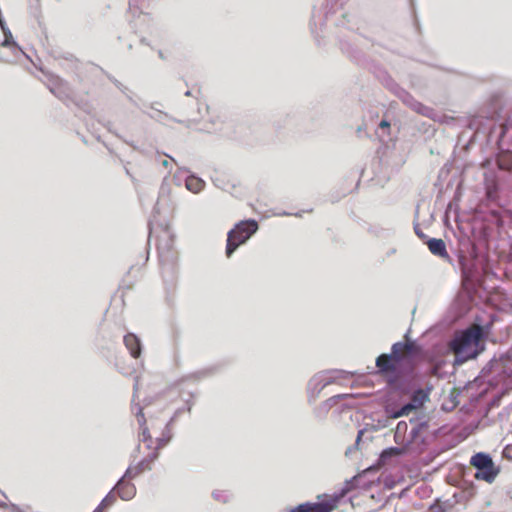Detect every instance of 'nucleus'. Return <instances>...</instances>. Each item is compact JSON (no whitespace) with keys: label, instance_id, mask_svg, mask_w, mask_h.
I'll list each match as a JSON object with an SVG mask.
<instances>
[{"label":"nucleus","instance_id":"5","mask_svg":"<svg viewBox=\"0 0 512 512\" xmlns=\"http://www.w3.org/2000/svg\"><path fill=\"white\" fill-rule=\"evenodd\" d=\"M471 465L477 469L475 478L492 483L496 478L499 470L495 467L492 458L484 453H477L472 456Z\"/></svg>","mask_w":512,"mask_h":512},{"label":"nucleus","instance_id":"16","mask_svg":"<svg viewBox=\"0 0 512 512\" xmlns=\"http://www.w3.org/2000/svg\"><path fill=\"white\" fill-rule=\"evenodd\" d=\"M179 397H180V392L178 390H174V389L168 391L165 396L167 401H174Z\"/></svg>","mask_w":512,"mask_h":512},{"label":"nucleus","instance_id":"13","mask_svg":"<svg viewBox=\"0 0 512 512\" xmlns=\"http://www.w3.org/2000/svg\"><path fill=\"white\" fill-rule=\"evenodd\" d=\"M426 398V394L422 390H418L412 396V404L416 405V408L421 407Z\"/></svg>","mask_w":512,"mask_h":512},{"label":"nucleus","instance_id":"1","mask_svg":"<svg viewBox=\"0 0 512 512\" xmlns=\"http://www.w3.org/2000/svg\"><path fill=\"white\" fill-rule=\"evenodd\" d=\"M137 422L141 428L139 440L141 444L138 446V451L143 455V458L134 466L128 467L124 476L117 482L114 490L116 494L124 501L133 499L136 495V486L130 481H126L136 478L145 471L151 469V464L158 457L159 450L164 447L170 440V434L163 433L161 438L153 439L149 433L148 427H146L145 415L140 408L136 414Z\"/></svg>","mask_w":512,"mask_h":512},{"label":"nucleus","instance_id":"11","mask_svg":"<svg viewBox=\"0 0 512 512\" xmlns=\"http://www.w3.org/2000/svg\"><path fill=\"white\" fill-rule=\"evenodd\" d=\"M116 501V492L115 490H111L100 502V504L97 506L98 509H100L102 512H105L107 508L112 506L114 502Z\"/></svg>","mask_w":512,"mask_h":512},{"label":"nucleus","instance_id":"9","mask_svg":"<svg viewBox=\"0 0 512 512\" xmlns=\"http://www.w3.org/2000/svg\"><path fill=\"white\" fill-rule=\"evenodd\" d=\"M427 246L433 255L439 256L442 258L449 257L447 249H446V245L442 239L432 238L427 242Z\"/></svg>","mask_w":512,"mask_h":512},{"label":"nucleus","instance_id":"20","mask_svg":"<svg viewBox=\"0 0 512 512\" xmlns=\"http://www.w3.org/2000/svg\"><path fill=\"white\" fill-rule=\"evenodd\" d=\"M93 512H102V511L96 507Z\"/></svg>","mask_w":512,"mask_h":512},{"label":"nucleus","instance_id":"7","mask_svg":"<svg viewBox=\"0 0 512 512\" xmlns=\"http://www.w3.org/2000/svg\"><path fill=\"white\" fill-rule=\"evenodd\" d=\"M173 236L165 231L164 234L159 237L157 243V251L161 258L166 257L169 253L173 252Z\"/></svg>","mask_w":512,"mask_h":512},{"label":"nucleus","instance_id":"18","mask_svg":"<svg viewBox=\"0 0 512 512\" xmlns=\"http://www.w3.org/2000/svg\"><path fill=\"white\" fill-rule=\"evenodd\" d=\"M379 127L380 128H389L390 127V123L387 121V120H382L379 124Z\"/></svg>","mask_w":512,"mask_h":512},{"label":"nucleus","instance_id":"6","mask_svg":"<svg viewBox=\"0 0 512 512\" xmlns=\"http://www.w3.org/2000/svg\"><path fill=\"white\" fill-rule=\"evenodd\" d=\"M124 345L133 358H139L141 355L140 339L133 333H128L123 339Z\"/></svg>","mask_w":512,"mask_h":512},{"label":"nucleus","instance_id":"3","mask_svg":"<svg viewBox=\"0 0 512 512\" xmlns=\"http://www.w3.org/2000/svg\"><path fill=\"white\" fill-rule=\"evenodd\" d=\"M483 338V328L478 324H473L450 342V349L460 362L477 357L483 350L480 343Z\"/></svg>","mask_w":512,"mask_h":512},{"label":"nucleus","instance_id":"14","mask_svg":"<svg viewBox=\"0 0 512 512\" xmlns=\"http://www.w3.org/2000/svg\"><path fill=\"white\" fill-rule=\"evenodd\" d=\"M414 409H416V405L409 403L404 405L399 411H397L394 415L395 418L401 417V416H407L412 412Z\"/></svg>","mask_w":512,"mask_h":512},{"label":"nucleus","instance_id":"4","mask_svg":"<svg viewBox=\"0 0 512 512\" xmlns=\"http://www.w3.org/2000/svg\"><path fill=\"white\" fill-rule=\"evenodd\" d=\"M258 223L255 220H245L238 223L227 236L226 255L230 257L232 253L242 244H244L256 231Z\"/></svg>","mask_w":512,"mask_h":512},{"label":"nucleus","instance_id":"8","mask_svg":"<svg viewBox=\"0 0 512 512\" xmlns=\"http://www.w3.org/2000/svg\"><path fill=\"white\" fill-rule=\"evenodd\" d=\"M332 506L328 503H303L290 512H331Z\"/></svg>","mask_w":512,"mask_h":512},{"label":"nucleus","instance_id":"10","mask_svg":"<svg viewBox=\"0 0 512 512\" xmlns=\"http://www.w3.org/2000/svg\"><path fill=\"white\" fill-rule=\"evenodd\" d=\"M497 164L499 169L510 171L512 169V153L503 152L499 155Z\"/></svg>","mask_w":512,"mask_h":512},{"label":"nucleus","instance_id":"19","mask_svg":"<svg viewBox=\"0 0 512 512\" xmlns=\"http://www.w3.org/2000/svg\"><path fill=\"white\" fill-rule=\"evenodd\" d=\"M391 452H394V453H399V450L397 448H394V449H391Z\"/></svg>","mask_w":512,"mask_h":512},{"label":"nucleus","instance_id":"17","mask_svg":"<svg viewBox=\"0 0 512 512\" xmlns=\"http://www.w3.org/2000/svg\"><path fill=\"white\" fill-rule=\"evenodd\" d=\"M170 161H174L172 158L169 159H163L161 161V165L166 168V169H171V164H170Z\"/></svg>","mask_w":512,"mask_h":512},{"label":"nucleus","instance_id":"15","mask_svg":"<svg viewBox=\"0 0 512 512\" xmlns=\"http://www.w3.org/2000/svg\"><path fill=\"white\" fill-rule=\"evenodd\" d=\"M4 41L2 43L3 46L5 47H11V46H14L16 45L14 40H13V36H12V33L9 31V30H4Z\"/></svg>","mask_w":512,"mask_h":512},{"label":"nucleus","instance_id":"2","mask_svg":"<svg viewBox=\"0 0 512 512\" xmlns=\"http://www.w3.org/2000/svg\"><path fill=\"white\" fill-rule=\"evenodd\" d=\"M405 342H396L391 347V354H381L376 358V367L383 375L396 373L402 363L410 362L421 353V347L406 336Z\"/></svg>","mask_w":512,"mask_h":512},{"label":"nucleus","instance_id":"12","mask_svg":"<svg viewBox=\"0 0 512 512\" xmlns=\"http://www.w3.org/2000/svg\"><path fill=\"white\" fill-rule=\"evenodd\" d=\"M203 186H204L203 181H201L197 177H189L186 180V187H187V189L192 191V192H194V193H197L200 190H202Z\"/></svg>","mask_w":512,"mask_h":512}]
</instances>
